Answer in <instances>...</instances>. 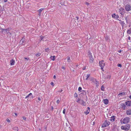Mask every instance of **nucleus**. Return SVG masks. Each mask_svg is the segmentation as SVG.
<instances>
[{"label": "nucleus", "mask_w": 131, "mask_h": 131, "mask_svg": "<svg viewBox=\"0 0 131 131\" xmlns=\"http://www.w3.org/2000/svg\"><path fill=\"white\" fill-rule=\"evenodd\" d=\"M99 64L100 67H101V69L103 71H104L103 67L105 65V63L104 62V60H102L99 62Z\"/></svg>", "instance_id": "f257e3e1"}, {"label": "nucleus", "mask_w": 131, "mask_h": 131, "mask_svg": "<svg viewBox=\"0 0 131 131\" xmlns=\"http://www.w3.org/2000/svg\"><path fill=\"white\" fill-rule=\"evenodd\" d=\"M110 124V122L106 120L105 121L103 124L102 125V127H105L108 126Z\"/></svg>", "instance_id": "f03ea898"}, {"label": "nucleus", "mask_w": 131, "mask_h": 131, "mask_svg": "<svg viewBox=\"0 0 131 131\" xmlns=\"http://www.w3.org/2000/svg\"><path fill=\"white\" fill-rule=\"evenodd\" d=\"M88 52L89 53V55L90 58V63H92L94 60V59L90 52V51H89Z\"/></svg>", "instance_id": "7ed1b4c3"}, {"label": "nucleus", "mask_w": 131, "mask_h": 131, "mask_svg": "<svg viewBox=\"0 0 131 131\" xmlns=\"http://www.w3.org/2000/svg\"><path fill=\"white\" fill-rule=\"evenodd\" d=\"M129 121V118L126 117L125 118L123 121V124H125L128 123Z\"/></svg>", "instance_id": "20e7f679"}, {"label": "nucleus", "mask_w": 131, "mask_h": 131, "mask_svg": "<svg viewBox=\"0 0 131 131\" xmlns=\"http://www.w3.org/2000/svg\"><path fill=\"white\" fill-rule=\"evenodd\" d=\"M119 13L122 16H123L125 13L124 9L122 7H121L119 9Z\"/></svg>", "instance_id": "39448f33"}, {"label": "nucleus", "mask_w": 131, "mask_h": 131, "mask_svg": "<svg viewBox=\"0 0 131 131\" xmlns=\"http://www.w3.org/2000/svg\"><path fill=\"white\" fill-rule=\"evenodd\" d=\"M125 9L127 11H129L131 10V6L128 4H127L125 6Z\"/></svg>", "instance_id": "423d86ee"}, {"label": "nucleus", "mask_w": 131, "mask_h": 131, "mask_svg": "<svg viewBox=\"0 0 131 131\" xmlns=\"http://www.w3.org/2000/svg\"><path fill=\"white\" fill-rule=\"evenodd\" d=\"M80 104L84 106H85L86 105V103L84 101L82 100H80Z\"/></svg>", "instance_id": "0eeeda50"}, {"label": "nucleus", "mask_w": 131, "mask_h": 131, "mask_svg": "<svg viewBox=\"0 0 131 131\" xmlns=\"http://www.w3.org/2000/svg\"><path fill=\"white\" fill-rule=\"evenodd\" d=\"M117 20L120 21V22L119 23L120 24H121L123 27L124 26L125 23L123 21H122L121 20H120L119 19H117Z\"/></svg>", "instance_id": "6e6552de"}, {"label": "nucleus", "mask_w": 131, "mask_h": 131, "mask_svg": "<svg viewBox=\"0 0 131 131\" xmlns=\"http://www.w3.org/2000/svg\"><path fill=\"white\" fill-rule=\"evenodd\" d=\"M112 16L113 18H119V16L117 15H116L115 14H113Z\"/></svg>", "instance_id": "1a4fd4ad"}, {"label": "nucleus", "mask_w": 131, "mask_h": 131, "mask_svg": "<svg viewBox=\"0 0 131 131\" xmlns=\"http://www.w3.org/2000/svg\"><path fill=\"white\" fill-rule=\"evenodd\" d=\"M126 104L127 106H130L131 105V101H128L126 102Z\"/></svg>", "instance_id": "9d476101"}, {"label": "nucleus", "mask_w": 131, "mask_h": 131, "mask_svg": "<svg viewBox=\"0 0 131 131\" xmlns=\"http://www.w3.org/2000/svg\"><path fill=\"white\" fill-rule=\"evenodd\" d=\"M125 20H126V23L127 24L128 23H129V17H128V16H126V17H125Z\"/></svg>", "instance_id": "9b49d317"}, {"label": "nucleus", "mask_w": 131, "mask_h": 131, "mask_svg": "<svg viewBox=\"0 0 131 131\" xmlns=\"http://www.w3.org/2000/svg\"><path fill=\"white\" fill-rule=\"evenodd\" d=\"M103 101L105 104L106 105L108 103V101L107 99L104 100Z\"/></svg>", "instance_id": "f8f14e48"}, {"label": "nucleus", "mask_w": 131, "mask_h": 131, "mask_svg": "<svg viewBox=\"0 0 131 131\" xmlns=\"http://www.w3.org/2000/svg\"><path fill=\"white\" fill-rule=\"evenodd\" d=\"M21 45H24V39L23 38L20 40V42Z\"/></svg>", "instance_id": "ddd939ff"}, {"label": "nucleus", "mask_w": 131, "mask_h": 131, "mask_svg": "<svg viewBox=\"0 0 131 131\" xmlns=\"http://www.w3.org/2000/svg\"><path fill=\"white\" fill-rule=\"evenodd\" d=\"M126 113L128 115H130L131 114V110H127L126 111Z\"/></svg>", "instance_id": "4468645a"}, {"label": "nucleus", "mask_w": 131, "mask_h": 131, "mask_svg": "<svg viewBox=\"0 0 131 131\" xmlns=\"http://www.w3.org/2000/svg\"><path fill=\"white\" fill-rule=\"evenodd\" d=\"M126 106V105L122 103L121 105V107H123V110H125Z\"/></svg>", "instance_id": "2eb2a0df"}, {"label": "nucleus", "mask_w": 131, "mask_h": 131, "mask_svg": "<svg viewBox=\"0 0 131 131\" xmlns=\"http://www.w3.org/2000/svg\"><path fill=\"white\" fill-rule=\"evenodd\" d=\"M14 63L15 62L13 59H12L10 61V64L11 65H14Z\"/></svg>", "instance_id": "dca6fc26"}, {"label": "nucleus", "mask_w": 131, "mask_h": 131, "mask_svg": "<svg viewBox=\"0 0 131 131\" xmlns=\"http://www.w3.org/2000/svg\"><path fill=\"white\" fill-rule=\"evenodd\" d=\"M111 120L112 121L114 122L115 121V118L114 116H112L111 117Z\"/></svg>", "instance_id": "f3484780"}, {"label": "nucleus", "mask_w": 131, "mask_h": 131, "mask_svg": "<svg viewBox=\"0 0 131 131\" xmlns=\"http://www.w3.org/2000/svg\"><path fill=\"white\" fill-rule=\"evenodd\" d=\"M125 126H126V127L127 130H128L129 129L130 127V126L128 124L126 125H125Z\"/></svg>", "instance_id": "a211bd4d"}, {"label": "nucleus", "mask_w": 131, "mask_h": 131, "mask_svg": "<svg viewBox=\"0 0 131 131\" xmlns=\"http://www.w3.org/2000/svg\"><path fill=\"white\" fill-rule=\"evenodd\" d=\"M127 33L129 34H131V27L129 29L127 30Z\"/></svg>", "instance_id": "6ab92c4d"}, {"label": "nucleus", "mask_w": 131, "mask_h": 131, "mask_svg": "<svg viewBox=\"0 0 131 131\" xmlns=\"http://www.w3.org/2000/svg\"><path fill=\"white\" fill-rule=\"evenodd\" d=\"M55 56H51L50 57V59L51 60H52L53 61H54L55 60Z\"/></svg>", "instance_id": "aec40b11"}, {"label": "nucleus", "mask_w": 131, "mask_h": 131, "mask_svg": "<svg viewBox=\"0 0 131 131\" xmlns=\"http://www.w3.org/2000/svg\"><path fill=\"white\" fill-rule=\"evenodd\" d=\"M121 128L122 129L127 130L126 127V126H122L121 127Z\"/></svg>", "instance_id": "412c9836"}, {"label": "nucleus", "mask_w": 131, "mask_h": 131, "mask_svg": "<svg viewBox=\"0 0 131 131\" xmlns=\"http://www.w3.org/2000/svg\"><path fill=\"white\" fill-rule=\"evenodd\" d=\"M90 111L88 110H87L86 111H85L84 112V113L86 115H87L88 114H89V113Z\"/></svg>", "instance_id": "4be33fe9"}, {"label": "nucleus", "mask_w": 131, "mask_h": 131, "mask_svg": "<svg viewBox=\"0 0 131 131\" xmlns=\"http://www.w3.org/2000/svg\"><path fill=\"white\" fill-rule=\"evenodd\" d=\"M125 92H122L121 93H119L118 94V95H125Z\"/></svg>", "instance_id": "5701e85b"}, {"label": "nucleus", "mask_w": 131, "mask_h": 131, "mask_svg": "<svg viewBox=\"0 0 131 131\" xmlns=\"http://www.w3.org/2000/svg\"><path fill=\"white\" fill-rule=\"evenodd\" d=\"M41 54L40 53H38L36 54V56L37 57H38L39 56H40Z\"/></svg>", "instance_id": "b1692460"}, {"label": "nucleus", "mask_w": 131, "mask_h": 131, "mask_svg": "<svg viewBox=\"0 0 131 131\" xmlns=\"http://www.w3.org/2000/svg\"><path fill=\"white\" fill-rule=\"evenodd\" d=\"M13 129L14 130H16L18 131V128L17 127H14L13 128Z\"/></svg>", "instance_id": "393cba45"}, {"label": "nucleus", "mask_w": 131, "mask_h": 131, "mask_svg": "<svg viewBox=\"0 0 131 131\" xmlns=\"http://www.w3.org/2000/svg\"><path fill=\"white\" fill-rule=\"evenodd\" d=\"M31 95L32 93H30L28 95L25 97V99H27V97H29V96Z\"/></svg>", "instance_id": "a878e982"}, {"label": "nucleus", "mask_w": 131, "mask_h": 131, "mask_svg": "<svg viewBox=\"0 0 131 131\" xmlns=\"http://www.w3.org/2000/svg\"><path fill=\"white\" fill-rule=\"evenodd\" d=\"M44 9V8H41L39 10V12L40 13H41V12Z\"/></svg>", "instance_id": "bb28decb"}, {"label": "nucleus", "mask_w": 131, "mask_h": 131, "mask_svg": "<svg viewBox=\"0 0 131 131\" xmlns=\"http://www.w3.org/2000/svg\"><path fill=\"white\" fill-rule=\"evenodd\" d=\"M90 76V74H88L86 75V80H88V78L89 77V76Z\"/></svg>", "instance_id": "cd10ccee"}, {"label": "nucleus", "mask_w": 131, "mask_h": 131, "mask_svg": "<svg viewBox=\"0 0 131 131\" xmlns=\"http://www.w3.org/2000/svg\"><path fill=\"white\" fill-rule=\"evenodd\" d=\"M110 78V75H107L106 76V77H105V78L108 79V78Z\"/></svg>", "instance_id": "c85d7f7f"}, {"label": "nucleus", "mask_w": 131, "mask_h": 131, "mask_svg": "<svg viewBox=\"0 0 131 131\" xmlns=\"http://www.w3.org/2000/svg\"><path fill=\"white\" fill-rule=\"evenodd\" d=\"M74 96L75 97H77L78 96V94L76 93L74 94Z\"/></svg>", "instance_id": "c756f323"}, {"label": "nucleus", "mask_w": 131, "mask_h": 131, "mask_svg": "<svg viewBox=\"0 0 131 131\" xmlns=\"http://www.w3.org/2000/svg\"><path fill=\"white\" fill-rule=\"evenodd\" d=\"M81 100L79 99V98H78L77 101V102L78 103H80V100Z\"/></svg>", "instance_id": "7c9ffc66"}, {"label": "nucleus", "mask_w": 131, "mask_h": 131, "mask_svg": "<svg viewBox=\"0 0 131 131\" xmlns=\"http://www.w3.org/2000/svg\"><path fill=\"white\" fill-rule=\"evenodd\" d=\"M41 37V39L40 40V41H41V40H42L43 41H44V38H45L44 37Z\"/></svg>", "instance_id": "2f4dec72"}, {"label": "nucleus", "mask_w": 131, "mask_h": 131, "mask_svg": "<svg viewBox=\"0 0 131 131\" xmlns=\"http://www.w3.org/2000/svg\"><path fill=\"white\" fill-rule=\"evenodd\" d=\"M117 66L118 67H122V65L120 64L119 63L118 64Z\"/></svg>", "instance_id": "473e14b6"}, {"label": "nucleus", "mask_w": 131, "mask_h": 131, "mask_svg": "<svg viewBox=\"0 0 131 131\" xmlns=\"http://www.w3.org/2000/svg\"><path fill=\"white\" fill-rule=\"evenodd\" d=\"M82 89L81 87H79V88H78V90H79V91H80V92H81V90H82Z\"/></svg>", "instance_id": "72a5a7b5"}, {"label": "nucleus", "mask_w": 131, "mask_h": 131, "mask_svg": "<svg viewBox=\"0 0 131 131\" xmlns=\"http://www.w3.org/2000/svg\"><path fill=\"white\" fill-rule=\"evenodd\" d=\"M70 57L68 58L67 59V61L68 62H70Z\"/></svg>", "instance_id": "f704fd0d"}, {"label": "nucleus", "mask_w": 131, "mask_h": 131, "mask_svg": "<svg viewBox=\"0 0 131 131\" xmlns=\"http://www.w3.org/2000/svg\"><path fill=\"white\" fill-rule=\"evenodd\" d=\"M50 84L53 86H54V84L53 82H51Z\"/></svg>", "instance_id": "c9c22d12"}, {"label": "nucleus", "mask_w": 131, "mask_h": 131, "mask_svg": "<svg viewBox=\"0 0 131 131\" xmlns=\"http://www.w3.org/2000/svg\"><path fill=\"white\" fill-rule=\"evenodd\" d=\"M6 121H7L8 122V123H10V120L9 119H8V118H7V119H6Z\"/></svg>", "instance_id": "e433bc0d"}, {"label": "nucleus", "mask_w": 131, "mask_h": 131, "mask_svg": "<svg viewBox=\"0 0 131 131\" xmlns=\"http://www.w3.org/2000/svg\"><path fill=\"white\" fill-rule=\"evenodd\" d=\"M65 111H66V110L65 109H64L63 111V113L64 114H65Z\"/></svg>", "instance_id": "4c0bfd02"}, {"label": "nucleus", "mask_w": 131, "mask_h": 131, "mask_svg": "<svg viewBox=\"0 0 131 131\" xmlns=\"http://www.w3.org/2000/svg\"><path fill=\"white\" fill-rule=\"evenodd\" d=\"M104 87L103 86H102L101 88V90H102L103 91L104 90Z\"/></svg>", "instance_id": "58836bf2"}, {"label": "nucleus", "mask_w": 131, "mask_h": 131, "mask_svg": "<svg viewBox=\"0 0 131 131\" xmlns=\"http://www.w3.org/2000/svg\"><path fill=\"white\" fill-rule=\"evenodd\" d=\"M49 48H46L45 49V50L46 52H47L48 51V50H49Z\"/></svg>", "instance_id": "ea45409f"}, {"label": "nucleus", "mask_w": 131, "mask_h": 131, "mask_svg": "<svg viewBox=\"0 0 131 131\" xmlns=\"http://www.w3.org/2000/svg\"><path fill=\"white\" fill-rule=\"evenodd\" d=\"M60 101L59 100H58L57 101V103L58 104L59 103Z\"/></svg>", "instance_id": "a19ab883"}, {"label": "nucleus", "mask_w": 131, "mask_h": 131, "mask_svg": "<svg viewBox=\"0 0 131 131\" xmlns=\"http://www.w3.org/2000/svg\"><path fill=\"white\" fill-rule=\"evenodd\" d=\"M0 29L2 31H3L4 30H6V29H3L2 28H1V27H0Z\"/></svg>", "instance_id": "79ce46f5"}, {"label": "nucleus", "mask_w": 131, "mask_h": 131, "mask_svg": "<svg viewBox=\"0 0 131 131\" xmlns=\"http://www.w3.org/2000/svg\"><path fill=\"white\" fill-rule=\"evenodd\" d=\"M23 119L25 120L26 119V118L25 117H24V116L23 117Z\"/></svg>", "instance_id": "37998d69"}, {"label": "nucleus", "mask_w": 131, "mask_h": 131, "mask_svg": "<svg viewBox=\"0 0 131 131\" xmlns=\"http://www.w3.org/2000/svg\"><path fill=\"white\" fill-rule=\"evenodd\" d=\"M25 59H26V60H28L29 59V58H25Z\"/></svg>", "instance_id": "c03bdc74"}, {"label": "nucleus", "mask_w": 131, "mask_h": 131, "mask_svg": "<svg viewBox=\"0 0 131 131\" xmlns=\"http://www.w3.org/2000/svg\"><path fill=\"white\" fill-rule=\"evenodd\" d=\"M54 108L53 106H52L51 107V110L52 111L53 109Z\"/></svg>", "instance_id": "a18cd8bd"}, {"label": "nucleus", "mask_w": 131, "mask_h": 131, "mask_svg": "<svg viewBox=\"0 0 131 131\" xmlns=\"http://www.w3.org/2000/svg\"><path fill=\"white\" fill-rule=\"evenodd\" d=\"M86 4L87 5H89V3H88V2H86Z\"/></svg>", "instance_id": "49530a36"}, {"label": "nucleus", "mask_w": 131, "mask_h": 131, "mask_svg": "<svg viewBox=\"0 0 131 131\" xmlns=\"http://www.w3.org/2000/svg\"><path fill=\"white\" fill-rule=\"evenodd\" d=\"M82 69H83V70H85L86 69V67H84Z\"/></svg>", "instance_id": "de8ad7c7"}, {"label": "nucleus", "mask_w": 131, "mask_h": 131, "mask_svg": "<svg viewBox=\"0 0 131 131\" xmlns=\"http://www.w3.org/2000/svg\"><path fill=\"white\" fill-rule=\"evenodd\" d=\"M4 1L5 2H7V0H4Z\"/></svg>", "instance_id": "09e8293b"}, {"label": "nucleus", "mask_w": 131, "mask_h": 131, "mask_svg": "<svg viewBox=\"0 0 131 131\" xmlns=\"http://www.w3.org/2000/svg\"><path fill=\"white\" fill-rule=\"evenodd\" d=\"M62 68L64 69H65V67L64 66H62Z\"/></svg>", "instance_id": "8fccbe9b"}, {"label": "nucleus", "mask_w": 131, "mask_h": 131, "mask_svg": "<svg viewBox=\"0 0 131 131\" xmlns=\"http://www.w3.org/2000/svg\"><path fill=\"white\" fill-rule=\"evenodd\" d=\"M62 91H63V90H62V89H61V90H60V91H59V92H62Z\"/></svg>", "instance_id": "3c124183"}, {"label": "nucleus", "mask_w": 131, "mask_h": 131, "mask_svg": "<svg viewBox=\"0 0 131 131\" xmlns=\"http://www.w3.org/2000/svg\"><path fill=\"white\" fill-rule=\"evenodd\" d=\"M76 18H77V19L78 20L79 19V18L78 17H76Z\"/></svg>", "instance_id": "603ef678"}, {"label": "nucleus", "mask_w": 131, "mask_h": 131, "mask_svg": "<svg viewBox=\"0 0 131 131\" xmlns=\"http://www.w3.org/2000/svg\"><path fill=\"white\" fill-rule=\"evenodd\" d=\"M88 110H89L90 111V108L89 107H88Z\"/></svg>", "instance_id": "864d4df0"}, {"label": "nucleus", "mask_w": 131, "mask_h": 131, "mask_svg": "<svg viewBox=\"0 0 131 131\" xmlns=\"http://www.w3.org/2000/svg\"><path fill=\"white\" fill-rule=\"evenodd\" d=\"M38 99L39 101H40L41 100V99L39 97H38Z\"/></svg>", "instance_id": "5fc2aeb1"}, {"label": "nucleus", "mask_w": 131, "mask_h": 131, "mask_svg": "<svg viewBox=\"0 0 131 131\" xmlns=\"http://www.w3.org/2000/svg\"><path fill=\"white\" fill-rule=\"evenodd\" d=\"M15 114L16 116H17V114L16 113H15Z\"/></svg>", "instance_id": "6e6d98bb"}, {"label": "nucleus", "mask_w": 131, "mask_h": 131, "mask_svg": "<svg viewBox=\"0 0 131 131\" xmlns=\"http://www.w3.org/2000/svg\"><path fill=\"white\" fill-rule=\"evenodd\" d=\"M53 78L54 79H55L56 78V76L55 75H54L53 76Z\"/></svg>", "instance_id": "4d7b16f0"}, {"label": "nucleus", "mask_w": 131, "mask_h": 131, "mask_svg": "<svg viewBox=\"0 0 131 131\" xmlns=\"http://www.w3.org/2000/svg\"><path fill=\"white\" fill-rule=\"evenodd\" d=\"M8 33H9L10 35H11V33H10V32H8L7 33L8 34Z\"/></svg>", "instance_id": "13d9d810"}, {"label": "nucleus", "mask_w": 131, "mask_h": 131, "mask_svg": "<svg viewBox=\"0 0 131 131\" xmlns=\"http://www.w3.org/2000/svg\"><path fill=\"white\" fill-rule=\"evenodd\" d=\"M118 52H119V53H121V50H119L118 51Z\"/></svg>", "instance_id": "bf43d9fd"}, {"label": "nucleus", "mask_w": 131, "mask_h": 131, "mask_svg": "<svg viewBox=\"0 0 131 131\" xmlns=\"http://www.w3.org/2000/svg\"><path fill=\"white\" fill-rule=\"evenodd\" d=\"M72 71H73V72H75V70H72Z\"/></svg>", "instance_id": "052dcab7"}, {"label": "nucleus", "mask_w": 131, "mask_h": 131, "mask_svg": "<svg viewBox=\"0 0 131 131\" xmlns=\"http://www.w3.org/2000/svg\"><path fill=\"white\" fill-rule=\"evenodd\" d=\"M130 37H128V39H130Z\"/></svg>", "instance_id": "680f3d73"}, {"label": "nucleus", "mask_w": 131, "mask_h": 131, "mask_svg": "<svg viewBox=\"0 0 131 131\" xmlns=\"http://www.w3.org/2000/svg\"><path fill=\"white\" fill-rule=\"evenodd\" d=\"M129 98L131 99V95H130V96H129Z\"/></svg>", "instance_id": "e2e57ef3"}, {"label": "nucleus", "mask_w": 131, "mask_h": 131, "mask_svg": "<svg viewBox=\"0 0 131 131\" xmlns=\"http://www.w3.org/2000/svg\"><path fill=\"white\" fill-rule=\"evenodd\" d=\"M78 65H76V66L77 67H78Z\"/></svg>", "instance_id": "0e129e2a"}, {"label": "nucleus", "mask_w": 131, "mask_h": 131, "mask_svg": "<svg viewBox=\"0 0 131 131\" xmlns=\"http://www.w3.org/2000/svg\"><path fill=\"white\" fill-rule=\"evenodd\" d=\"M39 130H41V129H39Z\"/></svg>", "instance_id": "69168bd1"}, {"label": "nucleus", "mask_w": 131, "mask_h": 131, "mask_svg": "<svg viewBox=\"0 0 131 131\" xmlns=\"http://www.w3.org/2000/svg\"><path fill=\"white\" fill-rule=\"evenodd\" d=\"M93 124H94V122H93Z\"/></svg>", "instance_id": "338daca9"}]
</instances>
